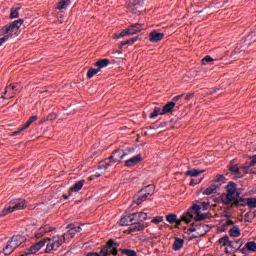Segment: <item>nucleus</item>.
Listing matches in <instances>:
<instances>
[{
  "label": "nucleus",
  "mask_w": 256,
  "mask_h": 256,
  "mask_svg": "<svg viewBox=\"0 0 256 256\" xmlns=\"http://www.w3.org/2000/svg\"><path fill=\"white\" fill-rule=\"evenodd\" d=\"M127 153L123 150H116L110 155L108 158H105L98 164V170L103 171L104 173L107 171L109 167H113L115 163H121Z\"/></svg>",
  "instance_id": "nucleus-1"
},
{
  "label": "nucleus",
  "mask_w": 256,
  "mask_h": 256,
  "mask_svg": "<svg viewBox=\"0 0 256 256\" xmlns=\"http://www.w3.org/2000/svg\"><path fill=\"white\" fill-rule=\"evenodd\" d=\"M239 192H237V184L235 182H229L226 186V194L221 196L222 203L224 205H229V203H233L235 207H239Z\"/></svg>",
  "instance_id": "nucleus-2"
},
{
  "label": "nucleus",
  "mask_w": 256,
  "mask_h": 256,
  "mask_svg": "<svg viewBox=\"0 0 256 256\" xmlns=\"http://www.w3.org/2000/svg\"><path fill=\"white\" fill-rule=\"evenodd\" d=\"M23 241H25V238L21 235L12 236L3 249L4 255H11V253H13L17 247H21L23 245Z\"/></svg>",
  "instance_id": "nucleus-3"
},
{
  "label": "nucleus",
  "mask_w": 256,
  "mask_h": 256,
  "mask_svg": "<svg viewBox=\"0 0 256 256\" xmlns=\"http://www.w3.org/2000/svg\"><path fill=\"white\" fill-rule=\"evenodd\" d=\"M46 241L49 243L46 246V253H52V251H57L65 243V235H56L53 238H47Z\"/></svg>",
  "instance_id": "nucleus-4"
},
{
  "label": "nucleus",
  "mask_w": 256,
  "mask_h": 256,
  "mask_svg": "<svg viewBox=\"0 0 256 256\" xmlns=\"http://www.w3.org/2000/svg\"><path fill=\"white\" fill-rule=\"evenodd\" d=\"M142 191L143 194L137 195L133 199L136 205H141V203L147 201V197H151L155 193V185H148Z\"/></svg>",
  "instance_id": "nucleus-5"
},
{
  "label": "nucleus",
  "mask_w": 256,
  "mask_h": 256,
  "mask_svg": "<svg viewBox=\"0 0 256 256\" xmlns=\"http://www.w3.org/2000/svg\"><path fill=\"white\" fill-rule=\"evenodd\" d=\"M117 247H119V243L113 241V240H109L106 243V246H104L101 250H100V256H107L110 253L112 255H117L118 251H117Z\"/></svg>",
  "instance_id": "nucleus-6"
},
{
  "label": "nucleus",
  "mask_w": 256,
  "mask_h": 256,
  "mask_svg": "<svg viewBox=\"0 0 256 256\" xmlns=\"http://www.w3.org/2000/svg\"><path fill=\"white\" fill-rule=\"evenodd\" d=\"M19 91V84H11L5 88L4 93L2 94V99H13L17 92Z\"/></svg>",
  "instance_id": "nucleus-7"
},
{
  "label": "nucleus",
  "mask_w": 256,
  "mask_h": 256,
  "mask_svg": "<svg viewBox=\"0 0 256 256\" xmlns=\"http://www.w3.org/2000/svg\"><path fill=\"white\" fill-rule=\"evenodd\" d=\"M45 243H47V239L40 240L39 242L28 248L25 252V255H35V253L41 251V249L45 247Z\"/></svg>",
  "instance_id": "nucleus-8"
},
{
  "label": "nucleus",
  "mask_w": 256,
  "mask_h": 256,
  "mask_svg": "<svg viewBox=\"0 0 256 256\" xmlns=\"http://www.w3.org/2000/svg\"><path fill=\"white\" fill-rule=\"evenodd\" d=\"M10 205L12 206V209L14 211H21V209H25V205H27V202L23 199H13L10 201Z\"/></svg>",
  "instance_id": "nucleus-9"
},
{
  "label": "nucleus",
  "mask_w": 256,
  "mask_h": 256,
  "mask_svg": "<svg viewBox=\"0 0 256 256\" xmlns=\"http://www.w3.org/2000/svg\"><path fill=\"white\" fill-rule=\"evenodd\" d=\"M165 37L164 33L157 32V30H153L150 33L149 42L150 43H159V41H163Z\"/></svg>",
  "instance_id": "nucleus-10"
},
{
  "label": "nucleus",
  "mask_w": 256,
  "mask_h": 256,
  "mask_svg": "<svg viewBox=\"0 0 256 256\" xmlns=\"http://www.w3.org/2000/svg\"><path fill=\"white\" fill-rule=\"evenodd\" d=\"M37 119H39L37 115L31 116L27 120V122L18 129V131L14 132V135H19V133L25 131L26 129H29V127H31V124L34 123V121H37Z\"/></svg>",
  "instance_id": "nucleus-11"
},
{
  "label": "nucleus",
  "mask_w": 256,
  "mask_h": 256,
  "mask_svg": "<svg viewBox=\"0 0 256 256\" xmlns=\"http://www.w3.org/2000/svg\"><path fill=\"white\" fill-rule=\"evenodd\" d=\"M189 210L196 213L197 217L195 218V221H205V219H207V215L201 213V206L193 204Z\"/></svg>",
  "instance_id": "nucleus-12"
},
{
  "label": "nucleus",
  "mask_w": 256,
  "mask_h": 256,
  "mask_svg": "<svg viewBox=\"0 0 256 256\" xmlns=\"http://www.w3.org/2000/svg\"><path fill=\"white\" fill-rule=\"evenodd\" d=\"M143 161V156L141 154H138L128 160L125 161V167H135L138 163H141Z\"/></svg>",
  "instance_id": "nucleus-13"
},
{
  "label": "nucleus",
  "mask_w": 256,
  "mask_h": 256,
  "mask_svg": "<svg viewBox=\"0 0 256 256\" xmlns=\"http://www.w3.org/2000/svg\"><path fill=\"white\" fill-rule=\"evenodd\" d=\"M66 229H69L67 231V235H69L71 237V239H73V237H75V235H77V233H81V226H75V224H69Z\"/></svg>",
  "instance_id": "nucleus-14"
},
{
  "label": "nucleus",
  "mask_w": 256,
  "mask_h": 256,
  "mask_svg": "<svg viewBox=\"0 0 256 256\" xmlns=\"http://www.w3.org/2000/svg\"><path fill=\"white\" fill-rule=\"evenodd\" d=\"M143 229H145V225H143V223H141V222H138L137 220H134V222H132L129 227L130 233H135L137 231H143Z\"/></svg>",
  "instance_id": "nucleus-15"
},
{
  "label": "nucleus",
  "mask_w": 256,
  "mask_h": 256,
  "mask_svg": "<svg viewBox=\"0 0 256 256\" xmlns=\"http://www.w3.org/2000/svg\"><path fill=\"white\" fill-rule=\"evenodd\" d=\"M135 215L130 214L128 216H124L120 219V224L124 227H127L128 225H131L132 223H135Z\"/></svg>",
  "instance_id": "nucleus-16"
},
{
  "label": "nucleus",
  "mask_w": 256,
  "mask_h": 256,
  "mask_svg": "<svg viewBox=\"0 0 256 256\" xmlns=\"http://www.w3.org/2000/svg\"><path fill=\"white\" fill-rule=\"evenodd\" d=\"M51 231H53V228L49 224H46L38 230V232L35 234V237L36 239H41L45 233H51Z\"/></svg>",
  "instance_id": "nucleus-17"
},
{
  "label": "nucleus",
  "mask_w": 256,
  "mask_h": 256,
  "mask_svg": "<svg viewBox=\"0 0 256 256\" xmlns=\"http://www.w3.org/2000/svg\"><path fill=\"white\" fill-rule=\"evenodd\" d=\"M200 193H202V195H215V193H217V185H212L206 189L201 188Z\"/></svg>",
  "instance_id": "nucleus-18"
},
{
  "label": "nucleus",
  "mask_w": 256,
  "mask_h": 256,
  "mask_svg": "<svg viewBox=\"0 0 256 256\" xmlns=\"http://www.w3.org/2000/svg\"><path fill=\"white\" fill-rule=\"evenodd\" d=\"M128 30H130V35H135L137 33H140V31H143V24H133L130 27H128Z\"/></svg>",
  "instance_id": "nucleus-19"
},
{
  "label": "nucleus",
  "mask_w": 256,
  "mask_h": 256,
  "mask_svg": "<svg viewBox=\"0 0 256 256\" xmlns=\"http://www.w3.org/2000/svg\"><path fill=\"white\" fill-rule=\"evenodd\" d=\"M184 243H185V240L181 238H175L174 243L172 245L173 251H181V249H183Z\"/></svg>",
  "instance_id": "nucleus-20"
},
{
  "label": "nucleus",
  "mask_w": 256,
  "mask_h": 256,
  "mask_svg": "<svg viewBox=\"0 0 256 256\" xmlns=\"http://www.w3.org/2000/svg\"><path fill=\"white\" fill-rule=\"evenodd\" d=\"M69 5H71V0H60L56 5V9L58 11H63V9H67Z\"/></svg>",
  "instance_id": "nucleus-21"
},
{
  "label": "nucleus",
  "mask_w": 256,
  "mask_h": 256,
  "mask_svg": "<svg viewBox=\"0 0 256 256\" xmlns=\"http://www.w3.org/2000/svg\"><path fill=\"white\" fill-rule=\"evenodd\" d=\"M134 221H138V223H144V221H147V213L145 212H138L133 214Z\"/></svg>",
  "instance_id": "nucleus-22"
},
{
  "label": "nucleus",
  "mask_w": 256,
  "mask_h": 256,
  "mask_svg": "<svg viewBox=\"0 0 256 256\" xmlns=\"http://www.w3.org/2000/svg\"><path fill=\"white\" fill-rule=\"evenodd\" d=\"M242 245H243V240H235V241H230L229 247L231 251H237L241 249Z\"/></svg>",
  "instance_id": "nucleus-23"
},
{
  "label": "nucleus",
  "mask_w": 256,
  "mask_h": 256,
  "mask_svg": "<svg viewBox=\"0 0 256 256\" xmlns=\"http://www.w3.org/2000/svg\"><path fill=\"white\" fill-rule=\"evenodd\" d=\"M181 219L186 224L187 223H191V221L193 219V211L192 210H188L187 212L182 214Z\"/></svg>",
  "instance_id": "nucleus-24"
},
{
  "label": "nucleus",
  "mask_w": 256,
  "mask_h": 256,
  "mask_svg": "<svg viewBox=\"0 0 256 256\" xmlns=\"http://www.w3.org/2000/svg\"><path fill=\"white\" fill-rule=\"evenodd\" d=\"M109 63L111 61L109 59H100L95 63V67H98V69H105V67L109 66Z\"/></svg>",
  "instance_id": "nucleus-25"
},
{
  "label": "nucleus",
  "mask_w": 256,
  "mask_h": 256,
  "mask_svg": "<svg viewBox=\"0 0 256 256\" xmlns=\"http://www.w3.org/2000/svg\"><path fill=\"white\" fill-rule=\"evenodd\" d=\"M175 107V102H168L162 109L160 115H165L167 113H171L173 108Z\"/></svg>",
  "instance_id": "nucleus-26"
},
{
  "label": "nucleus",
  "mask_w": 256,
  "mask_h": 256,
  "mask_svg": "<svg viewBox=\"0 0 256 256\" xmlns=\"http://www.w3.org/2000/svg\"><path fill=\"white\" fill-rule=\"evenodd\" d=\"M15 212V210L13 209V206L10 204L5 206L4 209L1 210L0 212V217H6V215H9L10 213Z\"/></svg>",
  "instance_id": "nucleus-27"
},
{
  "label": "nucleus",
  "mask_w": 256,
  "mask_h": 256,
  "mask_svg": "<svg viewBox=\"0 0 256 256\" xmlns=\"http://www.w3.org/2000/svg\"><path fill=\"white\" fill-rule=\"evenodd\" d=\"M201 173H205V170L192 169L185 172L187 177H199Z\"/></svg>",
  "instance_id": "nucleus-28"
},
{
  "label": "nucleus",
  "mask_w": 256,
  "mask_h": 256,
  "mask_svg": "<svg viewBox=\"0 0 256 256\" xmlns=\"http://www.w3.org/2000/svg\"><path fill=\"white\" fill-rule=\"evenodd\" d=\"M229 235L230 237H241V229L239 228V226H233L230 230H229Z\"/></svg>",
  "instance_id": "nucleus-29"
},
{
  "label": "nucleus",
  "mask_w": 256,
  "mask_h": 256,
  "mask_svg": "<svg viewBox=\"0 0 256 256\" xmlns=\"http://www.w3.org/2000/svg\"><path fill=\"white\" fill-rule=\"evenodd\" d=\"M20 10L21 6L12 7L10 11V19H17V17H19Z\"/></svg>",
  "instance_id": "nucleus-30"
},
{
  "label": "nucleus",
  "mask_w": 256,
  "mask_h": 256,
  "mask_svg": "<svg viewBox=\"0 0 256 256\" xmlns=\"http://www.w3.org/2000/svg\"><path fill=\"white\" fill-rule=\"evenodd\" d=\"M83 185H85V180H80L76 182L71 189L72 191H76V192L81 191V189H83Z\"/></svg>",
  "instance_id": "nucleus-31"
},
{
  "label": "nucleus",
  "mask_w": 256,
  "mask_h": 256,
  "mask_svg": "<svg viewBox=\"0 0 256 256\" xmlns=\"http://www.w3.org/2000/svg\"><path fill=\"white\" fill-rule=\"evenodd\" d=\"M101 70L99 68H90L87 72L88 79H93L97 73H99Z\"/></svg>",
  "instance_id": "nucleus-32"
},
{
  "label": "nucleus",
  "mask_w": 256,
  "mask_h": 256,
  "mask_svg": "<svg viewBox=\"0 0 256 256\" xmlns=\"http://www.w3.org/2000/svg\"><path fill=\"white\" fill-rule=\"evenodd\" d=\"M231 243V240H229V236H224L219 239V244L222 245L223 247H229Z\"/></svg>",
  "instance_id": "nucleus-33"
},
{
  "label": "nucleus",
  "mask_w": 256,
  "mask_h": 256,
  "mask_svg": "<svg viewBox=\"0 0 256 256\" xmlns=\"http://www.w3.org/2000/svg\"><path fill=\"white\" fill-rule=\"evenodd\" d=\"M120 253L126 256H137V252H135V250L132 249H121Z\"/></svg>",
  "instance_id": "nucleus-34"
},
{
  "label": "nucleus",
  "mask_w": 256,
  "mask_h": 256,
  "mask_svg": "<svg viewBox=\"0 0 256 256\" xmlns=\"http://www.w3.org/2000/svg\"><path fill=\"white\" fill-rule=\"evenodd\" d=\"M4 31H5V33H6L7 35L11 36V35H13V32H14V31H17V30L13 27V24L10 23L9 25H6V26L4 27Z\"/></svg>",
  "instance_id": "nucleus-35"
},
{
  "label": "nucleus",
  "mask_w": 256,
  "mask_h": 256,
  "mask_svg": "<svg viewBox=\"0 0 256 256\" xmlns=\"http://www.w3.org/2000/svg\"><path fill=\"white\" fill-rule=\"evenodd\" d=\"M246 205H248V207H250L251 209H255L256 208V198H247Z\"/></svg>",
  "instance_id": "nucleus-36"
},
{
  "label": "nucleus",
  "mask_w": 256,
  "mask_h": 256,
  "mask_svg": "<svg viewBox=\"0 0 256 256\" xmlns=\"http://www.w3.org/2000/svg\"><path fill=\"white\" fill-rule=\"evenodd\" d=\"M245 247L246 249H248V251H252V252L256 251V243L254 241L247 242L245 244Z\"/></svg>",
  "instance_id": "nucleus-37"
},
{
  "label": "nucleus",
  "mask_w": 256,
  "mask_h": 256,
  "mask_svg": "<svg viewBox=\"0 0 256 256\" xmlns=\"http://www.w3.org/2000/svg\"><path fill=\"white\" fill-rule=\"evenodd\" d=\"M139 37H133L130 38L129 40L122 42L120 47H125V45H133V43H135L136 41H138Z\"/></svg>",
  "instance_id": "nucleus-38"
},
{
  "label": "nucleus",
  "mask_w": 256,
  "mask_h": 256,
  "mask_svg": "<svg viewBox=\"0 0 256 256\" xmlns=\"http://www.w3.org/2000/svg\"><path fill=\"white\" fill-rule=\"evenodd\" d=\"M126 35H131V30L129 28L123 30L119 34H116V38L121 39V37H126Z\"/></svg>",
  "instance_id": "nucleus-39"
},
{
  "label": "nucleus",
  "mask_w": 256,
  "mask_h": 256,
  "mask_svg": "<svg viewBox=\"0 0 256 256\" xmlns=\"http://www.w3.org/2000/svg\"><path fill=\"white\" fill-rule=\"evenodd\" d=\"M161 108L155 107L153 112L150 114V119H155L158 115H161Z\"/></svg>",
  "instance_id": "nucleus-40"
},
{
  "label": "nucleus",
  "mask_w": 256,
  "mask_h": 256,
  "mask_svg": "<svg viewBox=\"0 0 256 256\" xmlns=\"http://www.w3.org/2000/svg\"><path fill=\"white\" fill-rule=\"evenodd\" d=\"M166 221H167L168 223H171V224L175 223V221H177V214H170V215H167V216H166Z\"/></svg>",
  "instance_id": "nucleus-41"
},
{
  "label": "nucleus",
  "mask_w": 256,
  "mask_h": 256,
  "mask_svg": "<svg viewBox=\"0 0 256 256\" xmlns=\"http://www.w3.org/2000/svg\"><path fill=\"white\" fill-rule=\"evenodd\" d=\"M24 20L23 19H18L12 22L13 27L17 30L23 25Z\"/></svg>",
  "instance_id": "nucleus-42"
},
{
  "label": "nucleus",
  "mask_w": 256,
  "mask_h": 256,
  "mask_svg": "<svg viewBox=\"0 0 256 256\" xmlns=\"http://www.w3.org/2000/svg\"><path fill=\"white\" fill-rule=\"evenodd\" d=\"M212 61H213V58L207 55L202 59V65H207L208 63H212Z\"/></svg>",
  "instance_id": "nucleus-43"
},
{
  "label": "nucleus",
  "mask_w": 256,
  "mask_h": 256,
  "mask_svg": "<svg viewBox=\"0 0 256 256\" xmlns=\"http://www.w3.org/2000/svg\"><path fill=\"white\" fill-rule=\"evenodd\" d=\"M163 221H164L163 216H156L155 218L152 219L151 222L158 224V223H163Z\"/></svg>",
  "instance_id": "nucleus-44"
},
{
  "label": "nucleus",
  "mask_w": 256,
  "mask_h": 256,
  "mask_svg": "<svg viewBox=\"0 0 256 256\" xmlns=\"http://www.w3.org/2000/svg\"><path fill=\"white\" fill-rule=\"evenodd\" d=\"M229 171H231V173H233L234 175H239V167L237 166L230 167Z\"/></svg>",
  "instance_id": "nucleus-45"
},
{
  "label": "nucleus",
  "mask_w": 256,
  "mask_h": 256,
  "mask_svg": "<svg viewBox=\"0 0 256 256\" xmlns=\"http://www.w3.org/2000/svg\"><path fill=\"white\" fill-rule=\"evenodd\" d=\"M215 181H216L217 183H223V182L225 181V176H223V175H217V176L215 177Z\"/></svg>",
  "instance_id": "nucleus-46"
},
{
  "label": "nucleus",
  "mask_w": 256,
  "mask_h": 256,
  "mask_svg": "<svg viewBox=\"0 0 256 256\" xmlns=\"http://www.w3.org/2000/svg\"><path fill=\"white\" fill-rule=\"evenodd\" d=\"M201 181H203V178L198 179V180L192 179V180L190 181V185H191L192 187H195V185H199V183H201Z\"/></svg>",
  "instance_id": "nucleus-47"
},
{
  "label": "nucleus",
  "mask_w": 256,
  "mask_h": 256,
  "mask_svg": "<svg viewBox=\"0 0 256 256\" xmlns=\"http://www.w3.org/2000/svg\"><path fill=\"white\" fill-rule=\"evenodd\" d=\"M201 227H205V226L190 227V228L188 229V231H189L190 233H195V231H199V229H201Z\"/></svg>",
  "instance_id": "nucleus-48"
},
{
  "label": "nucleus",
  "mask_w": 256,
  "mask_h": 256,
  "mask_svg": "<svg viewBox=\"0 0 256 256\" xmlns=\"http://www.w3.org/2000/svg\"><path fill=\"white\" fill-rule=\"evenodd\" d=\"M193 97H195V93H188L185 95L186 101H191V99H193Z\"/></svg>",
  "instance_id": "nucleus-49"
},
{
  "label": "nucleus",
  "mask_w": 256,
  "mask_h": 256,
  "mask_svg": "<svg viewBox=\"0 0 256 256\" xmlns=\"http://www.w3.org/2000/svg\"><path fill=\"white\" fill-rule=\"evenodd\" d=\"M9 39V35H5L2 38H0V47Z\"/></svg>",
  "instance_id": "nucleus-50"
},
{
  "label": "nucleus",
  "mask_w": 256,
  "mask_h": 256,
  "mask_svg": "<svg viewBox=\"0 0 256 256\" xmlns=\"http://www.w3.org/2000/svg\"><path fill=\"white\" fill-rule=\"evenodd\" d=\"M9 39V35H5L2 38H0V47Z\"/></svg>",
  "instance_id": "nucleus-51"
},
{
  "label": "nucleus",
  "mask_w": 256,
  "mask_h": 256,
  "mask_svg": "<svg viewBox=\"0 0 256 256\" xmlns=\"http://www.w3.org/2000/svg\"><path fill=\"white\" fill-rule=\"evenodd\" d=\"M183 98V94L175 96L172 98V103H177V101H179V99Z\"/></svg>",
  "instance_id": "nucleus-52"
},
{
  "label": "nucleus",
  "mask_w": 256,
  "mask_h": 256,
  "mask_svg": "<svg viewBox=\"0 0 256 256\" xmlns=\"http://www.w3.org/2000/svg\"><path fill=\"white\" fill-rule=\"evenodd\" d=\"M253 165H256V155H254L251 159H250V165L248 167H253Z\"/></svg>",
  "instance_id": "nucleus-53"
},
{
  "label": "nucleus",
  "mask_w": 256,
  "mask_h": 256,
  "mask_svg": "<svg viewBox=\"0 0 256 256\" xmlns=\"http://www.w3.org/2000/svg\"><path fill=\"white\" fill-rule=\"evenodd\" d=\"M202 209H204V211H207V209H209V203L203 202L202 203Z\"/></svg>",
  "instance_id": "nucleus-54"
},
{
  "label": "nucleus",
  "mask_w": 256,
  "mask_h": 256,
  "mask_svg": "<svg viewBox=\"0 0 256 256\" xmlns=\"http://www.w3.org/2000/svg\"><path fill=\"white\" fill-rule=\"evenodd\" d=\"M174 223H176V225H182L184 222H183V219L181 218V219H177L176 218V221L174 222Z\"/></svg>",
  "instance_id": "nucleus-55"
},
{
  "label": "nucleus",
  "mask_w": 256,
  "mask_h": 256,
  "mask_svg": "<svg viewBox=\"0 0 256 256\" xmlns=\"http://www.w3.org/2000/svg\"><path fill=\"white\" fill-rule=\"evenodd\" d=\"M227 225H234V222H233L232 220H229V221L227 222Z\"/></svg>",
  "instance_id": "nucleus-56"
},
{
  "label": "nucleus",
  "mask_w": 256,
  "mask_h": 256,
  "mask_svg": "<svg viewBox=\"0 0 256 256\" xmlns=\"http://www.w3.org/2000/svg\"><path fill=\"white\" fill-rule=\"evenodd\" d=\"M135 3H143V0H134Z\"/></svg>",
  "instance_id": "nucleus-57"
},
{
  "label": "nucleus",
  "mask_w": 256,
  "mask_h": 256,
  "mask_svg": "<svg viewBox=\"0 0 256 256\" xmlns=\"http://www.w3.org/2000/svg\"><path fill=\"white\" fill-rule=\"evenodd\" d=\"M63 198H64V199H69V196H67V195L64 194V195H63Z\"/></svg>",
  "instance_id": "nucleus-58"
},
{
  "label": "nucleus",
  "mask_w": 256,
  "mask_h": 256,
  "mask_svg": "<svg viewBox=\"0 0 256 256\" xmlns=\"http://www.w3.org/2000/svg\"><path fill=\"white\" fill-rule=\"evenodd\" d=\"M95 176H96V177H101V175H100V174H95Z\"/></svg>",
  "instance_id": "nucleus-59"
},
{
  "label": "nucleus",
  "mask_w": 256,
  "mask_h": 256,
  "mask_svg": "<svg viewBox=\"0 0 256 256\" xmlns=\"http://www.w3.org/2000/svg\"><path fill=\"white\" fill-rule=\"evenodd\" d=\"M226 253H229V250H227V248H226Z\"/></svg>",
  "instance_id": "nucleus-60"
},
{
  "label": "nucleus",
  "mask_w": 256,
  "mask_h": 256,
  "mask_svg": "<svg viewBox=\"0 0 256 256\" xmlns=\"http://www.w3.org/2000/svg\"><path fill=\"white\" fill-rule=\"evenodd\" d=\"M254 215H255V217H256V211L254 212Z\"/></svg>",
  "instance_id": "nucleus-61"
},
{
  "label": "nucleus",
  "mask_w": 256,
  "mask_h": 256,
  "mask_svg": "<svg viewBox=\"0 0 256 256\" xmlns=\"http://www.w3.org/2000/svg\"><path fill=\"white\" fill-rule=\"evenodd\" d=\"M200 235H205V233H202V234H200Z\"/></svg>",
  "instance_id": "nucleus-62"
}]
</instances>
